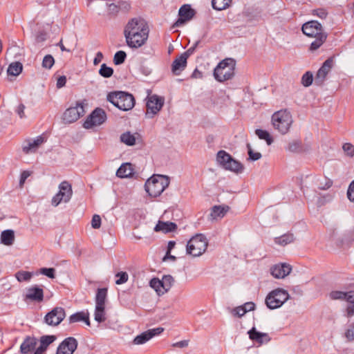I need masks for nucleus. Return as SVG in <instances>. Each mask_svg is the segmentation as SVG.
Instances as JSON below:
<instances>
[{
	"instance_id": "f257e3e1",
	"label": "nucleus",
	"mask_w": 354,
	"mask_h": 354,
	"mask_svg": "<svg viewBox=\"0 0 354 354\" xmlns=\"http://www.w3.org/2000/svg\"><path fill=\"white\" fill-rule=\"evenodd\" d=\"M149 28L147 21L141 17L131 19L124 29V35L128 46L138 48L148 39Z\"/></svg>"
},
{
	"instance_id": "f03ea898",
	"label": "nucleus",
	"mask_w": 354,
	"mask_h": 354,
	"mask_svg": "<svg viewBox=\"0 0 354 354\" xmlns=\"http://www.w3.org/2000/svg\"><path fill=\"white\" fill-rule=\"evenodd\" d=\"M301 30L306 36L315 39L310 46V51H315L320 48L328 37L322 24L317 21L313 20L304 24Z\"/></svg>"
},
{
	"instance_id": "7ed1b4c3",
	"label": "nucleus",
	"mask_w": 354,
	"mask_h": 354,
	"mask_svg": "<svg viewBox=\"0 0 354 354\" xmlns=\"http://www.w3.org/2000/svg\"><path fill=\"white\" fill-rule=\"evenodd\" d=\"M106 100L118 109L124 111H129L135 106L133 95L124 91L111 92L108 93Z\"/></svg>"
},
{
	"instance_id": "20e7f679",
	"label": "nucleus",
	"mask_w": 354,
	"mask_h": 354,
	"mask_svg": "<svg viewBox=\"0 0 354 354\" xmlns=\"http://www.w3.org/2000/svg\"><path fill=\"white\" fill-rule=\"evenodd\" d=\"M169 178L164 175H153L145 185V191L151 197L159 196L169 186Z\"/></svg>"
},
{
	"instance_id": "39448f33",
	"label": "nucleus",
	"mask_w": 354,
	"mask_h": 354,
	"mask_svg": "<svg viewBox=\"0 0 354 354\" xmlns=\"http://www.w3.org/2000/svg\"><path fill=\"white\" fill-rule=\"evenodd\" d=\"M236 62L232 58H226L216 66L214 70V78L220 82L231 80L234 75Z\"/></svg>"
},
{
	"instance_id": "423d86ee",
	"label": "nucleus",
	"mask_w": 354,
	"mask_h": 354,
	"mask_svg": "<svg viewBox=\"0 0 354 354\" xmlns=\"http://www.w3.org/2000/svg\"><path fill=\"white\" fill-rule=\"evenodd\" d=\"M272 123L275 129L278 130L281 134H286L292 125V115L286 110L278 111L272 115Z\"/></svg>"
},
{
	"instance_id": "0eeeda50",
	"label": "nucleus",
	"mask_w": 354,
	"mask_h": 354,
	"mask_svg": "<svg viewBox=\"0 0 354 354\" xmlns=\"http://www.w3.org/2000/svg\"><path fill=\"white\" fill-rule=\"evenodd\" d=\"M208 242L202 234L193 236L187 244V253L193 257H199L207 250Z\"/></svg>"
},
{
	"instance_id": "6e6552de",
	"label": "nucleus",
	"mask_w": 354,
	"mask_h": 354,
	"mask_svg": "<svg viewBox=\"0 0 354 354\" xmlns=\"http://www.w3.org/2000/svg\"><path fill=\"white\" fill-rule=\"evenodd\" d=\"M289 297L286 290L277 288L267 295L265 302L269 309L273 310L281 307L289 299Z\"/></svg>"
},
{
	"instance_id": "1a4fd4ad",
	"label": "nucleus",
	"mask_w": 354,
	"mask_h": 354,
	"mask_svg": "<svg viewBox=\"0 0 354 354\" xmlns=\"http://www.w3.org/2000/svg\"><path fill=\"white\" fill-rule=\"evenodd\" d=\"M73 195L71 185L67 181L62 182L59 185V192L52 198L51 204L57 207L62 202L68 203Z\"/></svg>"
},
{
	"instance_id": "9d476101",
	"label": "nucleus",
	"mask_w": 354,
	"mask_h": 354,
	"mask_svg": "<svg viewBox=\"0 0 354 354\" xmlns=\"http://www.w3.org/2000/svg\"><path fill=\"white\" fill-rule=\"evenodd\" d=\"M106 120V114L101 108H96L86 118L83 124L85 129H91L103 124Z\"/></svg>"
},
{
	"instance_id": "9b49d317",
	"label": "nucleus",
	"mask_w": 354,
	"mask_h": 354,
	"mask_svg": "<svg viewBox=\"0 0 354 354\" xmlns=\"http://www.w3.org/2000/svg\"><path fill=\"white\" fill-rule=\"evenodd\" d=\"M164 104V98L156 95H153L147 97L146 117L152 118L162 109Z\"/></svg>"
},
{
	"instance_id": "f8f14e48",
	"label": "nucleus",
	"mask_w": 354,
	"mask_h": 354,
	"mask_svg": "<svg viewBox=\"0 0 354 354\" xmlns=\"http://www.w3.org/2000/svg\"><path fill=\"white\" fill-rule=\"evenodd\" d=\"M84 109L82 102H77L76 106L70 107L63 114V120L66 123H73L84 114Z\"/></svg>"
},
{
	"instance_id": "ddd939ff",
	"label": "nucleus",
	"mask_w": 354,
	"mask_h": 354,
	"mask_svg": "<svg viewBox=\"0 0 354 354\" xmlns=\"http://www.w3.org/2000/svg\"><path fill=\"white\" fill-rule=\"evenodd\" d=\"M65 316L66 313L63 308L55 307L46 315L44 322L49 326H56L62 322Z\"/></svg>"
},
{
	"instance_id": "4468645a",
	"label": "nucleus",
	"mask_w": 354,
	"mask_h": 354,
	"mask_svg": "<svg viewBox=\"0 0 354 354\" xmlns=\"http://www.w3.org/2000/svg\"><path fill=\"white\" fill-rule=\"evenodd\" d=\"M77 341L75 337H66L57 347L56 354H73L77 349Z\"/></svg>"
},
{
	"instance_id": "2eb2a0df",
	"label": "nucleus",
	"mask_w": 354,
	"mask_h": 354,
	"mask_svg": "<svg viewBox=\"0 0 354 354\" xmlns=\"http://www.w3.org/2000/svg\"><path fill=\"white\" fill-rule=\"evenodd\" d=\"M178 15L179 18L174 24V27H180L191 20L194 15V11L189 5H183L179 9Z\"/></svg>"
},
{
	"instance_id": "dca6fc26",
	"label": "nucleus",
	"mask_w": 354,
	"mask_h": 354,
	"mask_svg": "<svg viewBox=\"0 0 354 354\" xmlns=\"http://www.w3.org/2000/svg\"><path fill=\"white\" fill-rule=\"evenodd\" d=\"M333 59L329 58L326 59L318 70L315 77V83L318 86L324 84L325 79L333 67Z\"/></svg>"
},
{
	"instance_id": "f3484780",
	"label": "nucleus",
	"mask_w": 354,
	"mask_h": 354,
	"mask_svg": "<svg viewBox=\"0 0 354 354\" xmlns=\"http://www.w3.org/2000/svg\"><path fill=\"white\" fill-rule=\"evenodd\" d=\"M107 14L111 17L116 16L120 12H128L131 8L129 3L125 1H117L115 3H107Z\"/></svg>"
},
{
	"instance_id": "a211bd4d",
	"label": "nucleus",
	"mask_w": 354,
	"mask_h": 354,
	"mask_svg": "<svg viewBox=\"0 0 354 354\" xmlns=\"http://www.w3.org/2000/svg\"><path fill=\"white\" fill-rule=\"evenodd\" d=\"M292 271V267L286 263H281L271 267V274L276 279H283Z\"/></svg>"
},
{
	"instance_id": "6ab92c4d",
	"label": "nucleus",
	"mask_w": 354,
	"mask_h": 354,
	"mask_svg": "<svg viewBox=\"0 0 354 354\" xmlns=\"http://www.w3.org/2000/svg\"><path fill=\"white\" fill-rule=\"evenodd\" d=\"M25 301L40 303L44 300V290L37 286L28 288L24 297Z\"/></svg>"
},
{
	"instance_id": "aec40b11",
	"label": "nucleus",
	"mask_w": 354,
	"mask_h": 354,
	"mask_svg": "<svg viewBox=\"0 0 354 354\" xmlns=\"http://www.w3.org/2000/svg\"><path fill=\"white\" fill-rule=\"evenodd\" d=\"M37 344V339L27 337L20 346L21 354H33Z\"/></svg>"
},
{
	"instance_id": "412c9836",
	"label": "nucleus",
	"mask_w": 354,
	"mask_h": 354,
	"mask_svg": "<svg viewBox=\"0 0 354 354\" xmlns=\"http://www.w3.org/2000/svg\"><path fill=\"white\" fill-rule=\"evenodd\" d=\"M187 59L181 54L173 61L171 71L174 75H178L185 70L187 66Z\"/></svg>"
},
{
	"instance_id": "4be33fe9",
	"label": "nucleus",
	"mask_w": 354,
	"mask_h": 354,
	"mask_svg": "<svg viewBox=\"0 0 354 354\" xmlns=\"http://www.w3.org/2000/svg\"><path fill=\"white\" fill-rule=\"evenodd\" d=\"M249 337L261 344L263 343H267L270 341L269 335L267 333H260L256 330L255 328H252L248 331Z\"/></svg>"
},
{
	"instance_id": "5701e85b",
	"label": "nucleus",
	"mask_w": 354,
	"mask_h": 354,
	"mask_svg": "<svg viewBox=\"0 0 354 354\" xmlns=\"http://www.w3.org/2000/svg\"><path fill=\"white\" fill-rule=\"evenodd\" d=\"M44 142V138L42 136H38L32 141H28L26 145L23 146V151L28 154L36 151L38 147Z\"/></svg>"
},
{
	"instance_id": "b1692460",
	"label": "nucleus",
	"mask_w": 354,
	"mask_h": 354,
	"mask_svg": "<svg viewBox=\"0 0 354 354\" xmlns=\"http://www.w3.org/2000/svg\"><path fill=\"white\" fill-rule=\"evenodd\" d=\"M177 228V225L173 222H163L159 221L154 227L155 232H162L168 233L174 232Z\"/></svg>"
},
{
	"instance_id": "393cba45",
	"label": "nucleus",
	"mask_w": 354,
	"mask_h": 354,
	"mask_svg": "<svg viewBox=\"0 0 354 354\" xmlns=\"http://www.w3.org/2000/svg\"><path fill=\"white\" fill-rule=\"evenodd\" d=\"M133 169L131 163H123L117 170L116 176L119 178H128L133 175Z\"/></svg>"
},
{
	"instance_id": "a878e982",
	"label": "nucleus",
	"mask_w": 354,
	"mask_h": 354,
	"mask_svg": "<svg viewBox=\"0 0 354 354\" xmlns=\"http://www.w3.org/2000/svg\"><path fill=\"white\" fill-rule=\"evenodd\" d=\"M84 322L87 326H90L89 314L88 312H77L73 314L69 317L70 323H75L78 322Z\"/></svg>"
},
{
	"instance_id": "bb28decb",
	"label": "nucleus",
	"mask_w": 354,
	"mask_h": 354,
	"mask_svg": "<svg viewBox=\"0 0 354 354\" xmlns=\"http://www.w3.org/2000/svg\"><path fill=\"white\" fill-rule=\"evenodd\" d=\"M15 241V232L12 230H6L1 232V242L5 245H11Z\"/></svg>"
},
{
	"instance_id": "cd10ccee",
	"label": "nucleus",
	"mask_w": 354,
	"mask_h": 354,
	"mask_svg": "<svg viewBox=\"0 0 354 354\" xmlns=\"http://www.w3.org/2000/svg\"><path fill=\"white\" fill-rule=\"evenodd\" d=\"M230 209L228 206H221V205H215L212 207V212L210 213V216L212 219H216L217 218H222L225 216L226 212Z\"/></svg>"
},
{
	"instance_id": "c85d7f7f",
	"label": "nucleus",
	"mask_w": 354,
	"mask_h": 354,
	"mask_svg": "<svg viewBox=\"0 0 354 354\" xmlns=\"http://www.w3.org/2000/svg\"><path fill=\"white\" fill-rule=\"evenodd\" d=\"M243 165L239 161L236 160L233 158L228 162L226 166L224 167L225 170H229L234 173H241L243 170Z\"/></svg>"
},
{
	"instance_id": "c756f323",
	"label": "nucleus",
	"mask_w": 354,
	"mask_h": 354,
	"mask_svg": "<svg viewBox=\"0 0 354 354\" xmlns=\"http://www.w3.org/2000/svg\"><path fill=\"white\" fill-rule=\"evenodd\" d=\"M232 158V156L224 150H220L216 154V160L223 168L226 166Z\"/></svg>"
},
{
	"instance_id": "7c9ffc66",
	"label": "nucleus",
	"mask_w": 354,
	"mask_h": 354,
	"mask_svg": "<svg viewBox=\"0 0 354 354\" xmlns=\"http://www.w3.org/2000/svg\"><path fill=\"white\" fill-rule=\"evenodd\" d=\"M23 70V65L19 62H12L7 69V73L11 76H18Z\"/></svg>"
},
{
	"instance_id": "2f4dec72",
	"label": "nucleus",
	"mask_w": 354,
	"mask_h": 354,
	"mask_svg": "<svg viewBox=\"0 0 354 354\" xmlns=\"http://www.w3.org/2000/svg\"><path fill=\"white\" fill-rule=\"evenodd\" d=\"M107 288H98L95 296V306H105L107 296Z\"/></svg>"
},
{
	"instance_id": "473e14b6",
	"label": "nucleus",
	"mask_w": 354,
	"mask_h": 354,
	"mask_svg": "<svg viewBox=\"0 0 354 354\" xmlns=\"http://www.w3.org/2000/svg\"><path fill=\"white\" fill-rule=\"evenodd\" d=\"M232 3V0H212V6L214 10H223L227 8Z\"/></svg>"
},
{
	"instance_id": "72a5a7b5",
	"label": "nucleus",
	"mask_w": 354,
	"mask_h": 354,
	"mask_svg": "<svg viewBox=\"0 0 354 354\" xmlns=\"http://www.w3.org/2000/svg\"><path fill=\"white\" fill-rule=\"evenodd\" d=\"M295 238L292 234H285L279 237L274 239L275 243L281 245H286L293 242Z\"/></svg>"
},
{
	"instance_id": "f704fd0d",
	"label": "nucleus",
	"mask_w": 354,
	"mask_h": 354,
	"mask_svg": "<svg viewBox=\"0 0 354 354\" xmlns=\"http://www.w3.org/2000/svg\"><path fill=\"white\" fill-rule=\"evenodd\" d=\"M160 281L164 294L171 288L174 283V279L171 275H164Z\"/></svg>"
},
{
	"instance_id": "c9c22d12",
	"label": "nucleus",
	"mask_w": 354,
	"mask_h": 354,
	"mask_svg": "<svg viewBox=\"0 0 354 354\" xmlns=\"http://www.w3.org/2000/svg\"><path fill=\"white\" fill-rule=\"evenodd\" d=\"M95 320L98 323H102L106 320L105 306H95Z\"/></svg>"
},
{
	"instance_id": "e433bc0d",
	"label": "nucleus",
	"mask_w": 354,
	"mask_h": 354,
	"mask_svg": "<svg viewBox=\"0 0 354 354\" xmlns=\"http://www.w3.org/2000/svg\"><path fill=\"white\" fill-rule=\"evenodd\" d=\"M120 141L128 146H133L136 144V138L130 131H127L120 136Z\"/></svg>"
},
{
	"instance_id": "4c0bfd02",
	"label": "nucleus",
	"mask_w": 354,
	"mask_h": 354,
	"mask_svg": "<svg viewBox=\"0 0 354 354\" xmlns=\"http://www.w3.org/2000/svg\"><path fill=\"white\" fill-rule=\"evenodd\" d=\"M255 134L259 137L261 140H264L266 141L268 145H270L273 142V139L268 133V131L263 129H256Z\"/></svg>"
},
{
	"instance_id": "58836bf2",
	"label": "nucleus",
	"mask_w": 354,
	"mask_h": 354,
	"mask_svg": "<svg viewBox=\"0 0 354 354\" xmlns=\"http://www.w3.org/2000/svg\"><path fill=\"white\" fill-rule=\"evenodd\" d=\"M150 339H151V335L147 330L137 335L133 339V344L137 345L143 344Z\"/></svg>"
},
{
	"instance_id": "ea45409f",
	"label": "nucleus",
	"mask_w": 354,
	"mask_h": 354,
	"mask_svg": "<svg viewBox=\"0 0 354 354\" xmlns=\"http://www.w3.org/2000/svg\"><path fill=\"white\" fill-rule=\"evenodd\" d=\"M346 301L348 302L347 313L350 315H354V291L347 292Z\"/></svg>"
},
{
	"instance_id": "a19ab883",
	"label": "nucleus",
	"mask_w": 354,
	"mask_h": 354,
	"mask_svg": "<svg viewBox=\"0 0 354 354\" xmlns=\"http://www.w3.org/2000/svg\"><path fill=\"white\" fill-rule=\"evenodd\" d=\"M32 274L30 272L20 270L15 273V277L19 282L28 281L31 279Z\"/></svg>"
},
{
	"instance_id": "79ce46f5",
	"label": "nucleus",
	"mask_w": 354,
	"mask_h": 354,
	"mask_svg": "<svg viewBox=\"0 0 354 354\" xmlns=\"http://www.w3.org/2000/svg\"><path fill=\"white\" fill-rule=\"evenodd\" d=\"M150 286L153 288L158 295H164L161 281L158 278H153L149 282Z\"/></svg>"
},
{
	"instance_id": "37998d69",
	"label": "nucleus",
	"mask_w": 354,
	"mask_h": 354,
	"mask_svg": "<svg viewBox=\"0 0 354 354\" xmlns=\"http://www.w3.org/2000/svg\"><path fill=\"white\" fill-rule=\"evenodd\" d=\"M113 69L107 66L106 64H102L99 70V74L105 78H109L113 75Z\"/></svg>"
},
{
	"instance_id": "c03bdc74",
	"label": "nucleus",
	"mask_w": 354,
	"mask_h": 354,
	"mask_svg": "<svg viewBox=\"0 0 354 354\" xmlns=\"http://www.w3.org/2000/svg\"><path fill=\"white\" fill-rule=\"evenodd\" d=\"M127 58V54L123 50H119L115 53L113 57V63L115 65L123 64Z\"/></svg>"
},
{
	"instance_id": "a18cd8bd",
	"label": "nucleus",
	"mask_w": 354,
	"mask_h": 354,
	"mask_svg": "<svg viewBox=\"0 0 354 354\" xmlns=\"http://www.w3.org/2000/svg\"><path fill=\"white\" fill-rule=\"evenodd\" d=\"M318 188L322 190H326L329 189L332 185L333 181L328 178L319 179L317 181Z\"/></svg>"
},
{
	"instance_id": "49530a36",
	"label": "nucleus",
	"mask_w": 354,
	"mask_h": 354,
	"mask_svg": "<svg viewBox=\"0 0 354 354\" xmlns=\"http://www.w3.org/2000/svg\"><path fill=\"white\" fill-rule=\"evenodd\" d=\"M55 64V59L51 55H46L42 60V67L46 69H50Z\"/></svg>"
},
{
	"instance_id": "de8ad7c7",
	"label": "nucleus",
	"mask_w": 354,
	"mask_h": 354,
	"mask_svg": "<svg viewBox=\"0 0 354 354\" xmlns=\"http://www.w3.org/2000/svg\"><path fill=\"white\" fill-rule=\"evenodd\" d=\"M313 73L310 71L306 72L301 77V84L306 87L310 86L313 83Z\"/></svg>"
},
{
	"instance_id": "09e8293b",
	"label": "nucleus",
	"mask_w": 354,
	"mask_h": 354,
	"mask_svg": "<svg viewBox=\"0 0 354 354\" xmlns=\"http://www.w3.org/2000/svg\"><path fill=\"white\" fill-rule=\"evenodd\" d=\"M55 339V335H43L40 338V344L47 348Z\"/></svg>"
},
{
	"instance_id": "8fccbe9b",
	"label": "nucleus",
	"mask_w": 354,
	"mask_h": 354,
	"mask_svg": "<svg viewBox=\"0 0 354 354\" xmlns=\"http://www.w3.org/2000/svg\"><path fill=\"white\" fill-rule=\"evenodd\" d=\"M350 236L349 234H345L344 236V238H342V236L338 238V239L336 241L337 245L339 247H342L343 245L344 244V241L346 243H348L351 241H354V234H351V236Z\"/></svg>"
},
{
	"instance_id": "3c124183",
	"label": "nucleus",
	"mask_w": 354,
	"mask_h": 354,
	"mask_svg": "<svg viewBox=\"0 0 354 354\" xmlns=\"http://www.w3.org/2000/svg\"><path fill=\"white\" fill-rule=\"evenodd\" d=\"M247 148L248 149V160L252 161H256L259 160L261 158V153L259 152H254L252 149V147L248 143L247 144Z\"/></svg>"
},
{
	"instance_id": "603ef678",
	"label": "nucleus",
	"mask_w": 354,
	"mask_h": 354,
	"mask_svg": "<svg viewBox=\"0 0 354 354\" xmlns=\"http://www.w3.org/2000/svg\"><path fill=\"white\" fill-rule=\"evenodd\" d=\"M287 149L290 152H299L301 150V143L299 141L295 140L288 144Z\"/></svg>"
},
{
	"instance_id": "864d4df0",
	"label": "nucleus",
	"mask_w": 354,
	"mask_h": 354,
	"mask_svg": "<svg viewBox=\"0 0 354 354\" xmlns=\"http://www.w3.org/2000/svg\"><path fill=\"white\" fill-rule=\"evenodd\" d=\"M115 277L118 278L115 281V283L118 285L126 283L129 279L128 274L126 272H119L115 274Z\"/></svg>"
},
{
	"instance_id": "5fc2aeb1",
	"label": "nucleus",
	"mask_w": 354,
	"mask_h": 354,
	"mask_svg": "<svg viewBox=\"0 0 354 354\" xmlns=\"http://www.w3.org/2000/svg\"><path fill=\"white\" fill-rule=\"evenodd\" d=\"M347 295V292H343V291H332L330 293V297L332 299H341V300H346Z\"/></svg>"
},
{
	"instance_id": "6e6d98bb",
	"label": "nucleus",
	"mask_w": 354,
	"mask_h": 354,
	"mask_svg": "<svg viewBox=\"0 0 354 354\" xmlns=\"http://www.w3.org/2000/svg\"><path fill=\"white\" fill-rule=\"evenodd\" d=\"M342 149L348 156L353 157L354 156V146L351 143H344Z\"/></svg>"
},
{
	"instance_id": "4d7b16f0",
	"label": "nucleus",
	"mask_w": 354,
	"mask_h": 354,
	"mask_svg": "<svg viewBox=\"0 0 354 354\" xmlns=\"http://www.w3.org/2000/svg\"><path fill=\"white\" fill-rule=\"evenodd\" d=\"M40 272L42 274L45 275L50 279H54L55 277V270L53 268H41Z\"/></svg>"
},
{
	"instance_id": "13d9d810",
	"label": "nucleus",
	"mask_w": 354,
	"mask_h": 354,
	"mask_svg": "<svg viewBox=\"0 0 354 354\" xmlns=\"http://www.w3.org/2000/svg\"><path fill=\"white\" fill-rule=\"evenodd\" d=\"M345 337L348 341L354 340V323L350 324L345 331Z\"/></svg>"
},
{
	"instance_id": "bf43d9fd",
	"label": "nucleus",
	"mask_w": 354,
	"mask_h": 354,
	"mask_svg": "<svg viewBox=\"0 0 354 354\" xmlns=\"http://www.w3.org/2000/svg\"><path fill=\"white\" fill-rule=\"evenodd\" d=\"M246 313V308H243V306H238L232 310V314L239 317L243 316Z\"/></svg>"
},
{
	"instance_id": "052dcab7",
	"label": "nucleus",
	"mask_w": 354,
	"mask_h": 354,
	"mask_svg": "<svg viewBox=\"0 0 354 354\" xmlns=\"http://www.w3.org/2000/svg\"><path fill=\"white\" fill-rule=\"evenodd\" d=\"M313 15L317 16L320 19H326L328 16V12L324 8H318L313 10Z\"/></svg>"
},
{
	"instance_id": "680f3d73",
	"label": "nucleus",
	"mask_w": 354,
	"mask_h": 354,
	"mask_svg": "<svg viewBox=\"0 0 354 354\" xmlns=\"http://www.w3.org/2000/svg\"><path fill=\"white\" fill-rule=\"evenodd\" d=\"M91 226L94 229H99L101 226V218L99 215L95 214L91 220Z\"/></svg>"
},
{
	"instance_id": "e2e57ef3",
	"label": "nucleus",
	"mask_w": 354,
	"mask_h": 354,
	"mask_svg": "<svg viewBox=\"0 0 354 354\" xmlns=\"http://www.w3.org/2000/svg\"><path fill=\"white\" fill-rule=\"evenodd\" d=\"M348 198L354 203V180L351 183L347 190Z\"/></svg>"
},
{
	"instance_id": "0e129e2a",
	"label": "nucleus",
	"mask_w": 354,
	"mask_h": 354,
	"mask_svg": "<svg viewBox=\"0 0 354 354\" xmlns=\"http://www.w3.org/2000/svg\"><path fill=\"white\" fill-rule=\"evenodd\" d=\"M199 44L200 41H196L193 46L190 47L187 50L182 53V55L187 59H188V57L194 52L195 49L196 48Z\"/></svg>"
},
{
	"instance_id": "69168bd1",
	"label": "nucleus",
	"mask_w": 354,
	"mask_h": 354,
	"mask_svg": "<svg viewBox=\"0 0 354 354\" xmlns=\"http://www.w3.org/2000/svg\"><path fill=\"white\" fill-rule=\"evenodd\" d=\"M189 342V340L185 339V340H182V341L174 343L172 344V346L176 347V348H186L188 346Z\"/></svg>"
},
{
	"instance_id": "338daca9",
	"label": "nucleus",
	"mask_w": 354,
	"mask_h": 354,
	"mask_svg": "<svg viewBox=\"0 0 354 354\" xmlns=\"http://www.w3.org/2000/svg\"><path fill=\"white\" fill-rule=\"evenodd\" d=\"M25 106L24 104H19L18 106L17 107L15 111L19 115V116L21 118H23L25 117L24 110H25Z\"/></svg>"
},
{
	"instance_id": "774afa93",
	"label": "nucleus",
	"mask_w": 354,
	"mask_h": 354,
	"mask_svg": "<svg viewBox=\"0 0 354 354\" xmlns=\"http://www.w3.org/2000/svg\"><path fill=\"white\" fill-rule=\"evenodd\" d=\"M66 83V76L62 75V76H60L58 77L56 86L58 88H60L64 86Z\"/></svg>"
}]
</instances>
